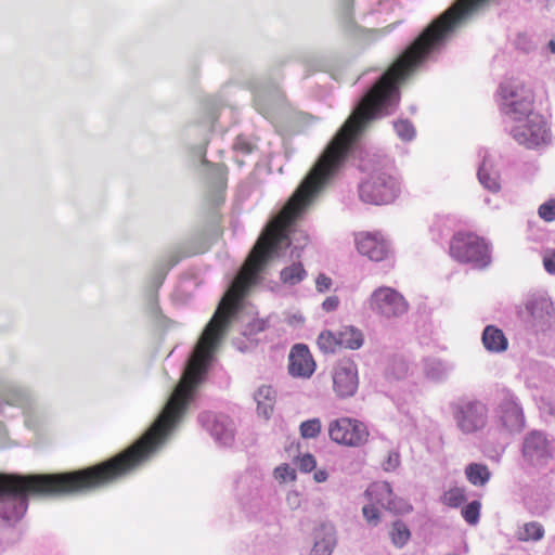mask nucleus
<instances>
[{
    "mask_svg": "<svg viewBox=\"0 0 555 555\" xmlns=\"http://www.w3.org/2000/svg\"><path fill=\"white\" fill-rule=\"evenodd\" d=\"M317 462L313 455L304 454L298 460V467L301 472L309 473L315 468Z\"/></svg>",
    "mask_w": 555,
    "mask_h": 555,
    "instance_id": "30",
    "label": "nucleus"
},
{
    "mask_svg": "<svg viewBox=\"0 0 555 555\" xmlns=\"http://www.w3.org/2000/svg\"><path fill=\"white\" fill-rule=\"evenodd\" d=\"M522 453L530 464H540L548 456L545 437L537 431L529 434L525 439Z\"/></svg>",
    "mask_w": 555,
    "mask_h": 555,
    "instance_id": "13",
    "label": "nucleus"
},
{
    "mask_svg": "<svg viewBox=\"0 0 555 555\" xmlns=\"http://www.w3.org/2000/svg\"><path fill=\"white\" fill-rule=\"evenodd\" d=\"M395 130L399 138H401L404 141H409L413 139L415 134L414 127L412 124L408 120H399L395 122Z\"/></svg>",
    "mask_w": 555,
    "mask_h": 555,
    "instance_id": "27",
    "label": "nucleus"
},
{
    "mask_svg": "<svg viewBox=\"0 0 555 555\" xmlns=\"http://www.w3.org/2000/svg\"><path fill=\"white\" fill-rule=\"evenodd\" d=\"M339 299L337 296H330L322 302V308L326 312L334 311L338 308Z\"/></svg>",
    "mask_w": 555,
    "mask_h": 555,
    "instance_id": "35",
    "label": "nucleus"
},
{
    "mask_svg": "<svg viewBox=\"0 0 555 555\" xmlns=\"http://www.w3.org/2000/svg\"><path fill=\"white\" fill-rule=\"evenodd\" d=\"M340 348L356 350L363 345V334L353 326L344 327L338 332Z\"/></svg>",
    "mask_w": 555,
    "mask_h": 555,
    "instance_id": "18",
    "label": "nucleus"
},
{
    "mask_svg": "<svg viewBox=\"0 0 555 555\" xmlns=\"http://www.w3.org/2000/svg\"><path fill=\"white\" fill-rule=\"evenodd\" d=\"M467 480L476 487H483L491 478V472L485 464L470 463L465 468Z\"/></svg>",
    "mask_w": 555,
    "mask_h": 555,
    "instance_id": "17",
    "label": "nucleus"
},
{
    "mask_svg": "<svg viewBox=\"0 0 555 555\" xmlns=\"http://www.w3.org/2000/svg\"><path fill=\"white\" fill-rule=\"evenodd\" d=\"M223 333L224 296L204 330L181 380L162 413L135 442L115 456L82 469L27 476L0 474V518L8 521L18 520L27 509L28 495L87 494L130 475L150 461L185 413Z\"/></svg>",
    "mask_w": 555,
    "mask_h": 555,
    "instance_id": "1",
    "label": "nucleus"
},
{
    "mask_svg": "<svg viewBox=\"0 0 555 555\" xmlns=\"http://www.w3.org/2000/svg\"><path fill=\"white\" fill-rule=\"evenodd\" d=\"M328 436L332 441L346 447H361L369 439L364 423L351 417H340L330 423Z\"/></svg>",
    "mask_w": 555,
    "mask_h": 555,
    "instance_id": "6",
    "label": "nucleus"
},
{
    "mask_svg": "<svg viewBox=\"0 0 555 555\" xmlns=\"http://www.w3.org/2000/svg\"><path fill=\"white\" fill-rule=\"evenodd\" d=\"M481 504L473 501L462 508V516L469 525H476L479 520Z\"/></svg>",
    "mask_w": 555,
    "mask_h": 555,
    "instance_id": "26",
    "label": "nucleus"
},
{
    "mask_svg": "<svg viewBox=\"0 0 555 555\" xmlns=\"http://www.w3.org/2000/svg\"><path fill=\"white\" fill-rule=\"evenodd\" d=\"M236 147H238L240 150H242L245 153H249L251 151V149L249 147L248 144H243L242 146H240L238 143H236Z\"/></svg>",
    "mask_w": 555,
    "mask_h": 555,
    "instance_id": "38",
    "label": "nucleus"
},
{
    "mask_svg": "<svg viewBox=\"0 0 555 555\" xmlns=\"http://www.w3.org/2000/svg\"><path fill=\"white\" fill-rule=\"evenodd\" d=\"M315 361L304 344L295 345L288 356V372L293 377L309 378L315 371Z\"/></svg>",
    "mask_w": 555,
    "mask_h": 555,
    "instance_id": "12",
    "label": "nucleus"
},
{
    "mask_svg": "<svg viewBox=\"0 0 555 555\" xmlns=\"http://www.w3.org/2000/svg\"><path fill=\"white\" fill-rule=\"evenodd\" d=\"M332 550L323 542H317L312 548V555H330Z\"/></svg>",
    "mask_w": 555,
    "mask_h": 555,
    "instance_id": "36",
    "label": "nucleus"
},
{
    "mask_svg": "<svg viewBox=\"0 0 555 555\" xmlns=\"http://www.w3.org/2000/svg\"><path fill=\"white\" fill-rule=\"evenodd\" d=\"M306 271L301 263H293L281 271V281L284 284L295 285L304 280Z\"/></svg>",
    "mask_w": 555,
    "mask_h": 555,
    "instance_id": "22",
    "label": "nucleus"
},
{
    "mask_svg": "<svg viewBox=\"0 0 555 555\" xmlns=\"http://www.w3.org/2000/svg\"><path fill=\"white\" fill-rule=\"evenodd\" d=\"M274 477L279 480L285 481L287 478L294 479L295 475L288 465H282L275 468Z\"/></svg>",
    "mask_w": 555,
    "mask_h": 555,
    "instance_id": "32",
    "label": "nucleus"
},
{
    "mask_svg": "<svg viewBox=\"0 0 555 555\" xmlns=\"http://www.w3.org/2000/svg\"><path fill=\"white\" fill-rule=\"evenodd\" d=\"M331 286H332L331 278H328L327 275L322 274V273L318 275V278L315 280V287H317L318 292L324 293V292L328 291Z\"/></svg>",
    "mask_w": 555,
    "mask_h": 555,
    "instance_id": "33",
    "label": "nucleus"
},
{
    "mask_svg": "<svg viewBox=\"0 0 555 555\" xmlns=\"http://www.w3.org/2000/svg\"><path fill=\"white\" fill-rule=\"evenodd\" d=\"M485 348L494 353L504 352L508 347V340L502 330L494 325H488L482 333Z\"/></svg>",
    "mask_w": 555,
    "mask_h": 555,
    "instance_id": "15",
    "label": "nucleus"
},
{
    "mask_svg": "<svg viewBox=\"0 0 555 555\" xmlns=\"http://www.w3.org/2000/svg\"><path fill=\"white\" fill-rule=\"evenodd\" d=\"M544 537V528L538 521L526 522L518 531L520 541H539Z\"/></svg>",
    "mask_w": 555,
    "mask_h": 555,
    "instance_id": "20",
    "label": "nucleus"
},
{
    "mask_svg": "<svg viewBox=\"0 0 555 555\" xmlns=\"http://www.w3.org/2000/svg\"><path fill=\"white\" fill-rule=\"evenodd\" d=\"M255 400L258 413L268 418L275 403V390L271 386L263 385L256 391Z\"/></svg>",
    "mask_w": 555,
    "mask_h": 555,
    "instance_id": "16",
    "label": "nucleus"
},
{
    "mask_svg": "<svg viewBox=\"0 0 555 555\" xmlns=\"http://www.w3.org/2000/svg\"><path fill=\"white\" fill-rule=\"evenodd\" d=\"M457 428L465 435L475 434L487 425L488 410L479 401H463L453 405Z\"/></svg>",
    "mask_w": 555,
    "mask_h": 555,
    "instance_id": "7",
    "label": "nucleus"
},
{
    "mask_svg": "<svg viewBox=\"0 0 555 555\" xmlns=\"http://www.w3.org/2000/svg\"><path fill=\"white\" fill-rule=\"evenodd\" d=\"M449 254L455 261L470 263L476 268H485L491 261L488 244L473 232L455 233L450 241Z\"/></svg>",
    "mask_w": 555,
    "mask_h": 555,
    "instance_id": "2",
    "label": "nucleus"
},
{
    "mask_svg": "<svg viewBox=\"0 0 555 555\" xmlns=\"http://www.w3.org/2000/svg\"><path fill=\"white\" fill-rule=\"evenodd\" d=\"M314 479L318 482H323L327 479V473L325 470H318L314 473Z\"/></svg>",
    "mask_w": 555,
    "mask_h": 555,
    "instance_id": "37",
    "label": "nucleus"
},
{
    "mask_svg": "<svg viewBox=\"0 0 555 555\" xmlns=\"http://www.w3.org/2000/svg\"><path fill=\"white\" fill-rule=\"evenodd\" d=\"M399 184L395 177L385 170L373 171L360 185V198L373 205H386L399 194Z\"/></svg>",
    "mask_w": 555,
    "mask_h": 555,
    "instance_id": "3",
    "label": "nucleus"
},
{
    "mask_svg": "<svg viewBox=\"0 0 555 555\" xmlns=\"http://www.w3.org/2000/svg\"><path fill=\"white\" fill-rule=\"evenodd\" d=\"M478 178L480 183L489 191L498 192L500 190L498 176L490 172L485 165L479 168Z\"/></svg>",
    "mask_w": 555,
    "mask_h": 555,
    "instance_id": "25",
    "label": "nucleus"
},
{
    "mask_svg": "<svg viewBox=\"0 0 555 555\" xmlns=\"http://www.w3.org/2000/svg\"><path fill=\"white\" fill-rule=\"evenodd\" d=\"M358 251L373 261H382L388 257L389 246L384 236L378 232H363L357 238Z\"/></svg>",
    "mask_w": 555,
    "mask_h": 555,
    "instance_id": "11",
    "label": "nucleus"
},
{
    "mask_svg": "<svg viewBox=\"0 0 555 555\" xmlns=\"http://www.w3.org/2000/svg\"><path fill=\"white\" fill-rule=\"evenodd\" d=\"M370 308L382 317L397 318L408 311L409 305L399 292L391 287L382 286L372 293Z\"/></svg>",
    "mask_w": 555,
    "mask_h": 555,
    "instance_id": "8",
    "label": "nucleus"
},
{
    "mask_svg": "<svg viewBox=\"0 0 555 555\" xmlns=\"http://www.w3.org/2000/svg\"><path fill=\"white\" fill-rule=\"evenodd\" d=\"M525 117L513 128V138L528 149L546 144L550 141V129L544 117L538 113Z\"/></svg>",
    "mask_w": 555,
    "mask_h": 555,
    "instance_id": "5",
    "label": "nucleus"
},
{
    "mask_svg": "<svg viewBox=\"0 0 555 555\" xmlns=\"http://www.w3.org/2000/svg\"><path fill=\"white\" fill-rule=\"evenodd\" d=\"M363 517L370 526H377L380 521V513L379 509L375 506V504L364 505L362 508Z\"/></svg>",
    "mask_w": 555,
    "mask_h": 555,
    "instance_id": "29",
    "label": "nucleus"
},
{
    "mask_svg": "<svg viewBox=\"0 0 555 555\" xmlns=\"http://www.w3.org/2000/svg\"><path fill=\"white\" fill-rule=\"evenodd\" d=\"M539 217L546 221H555V199L551 198L540 205L538 209Z\"/></svg>",
    "mask_w": 555,
    "mask_h": 555,
    "instance_id": "28",
    "label": "nucleus"
},
{
    "mask_svg": "<svg viewBox=\"0 0 555 555\" xmlns=\"http://www.w3.org/2000/svg\"><path fill=\"white\" fill-rule=\"evenodd\" d=\"M400 465V454L396 451H390L387 454L383 466L386 470H393Z\"/></svg>",
    "mask_w": 555,
    "mask_h": 555,
    "instance_id": "31",
    "label": "nucleus"
},
{
    "mask_svg": "<svg viewBox=\"0 0 555 555\" xmlns=\"http://www.w3.org/2000/svg\"><path fill=\"white\" fill-rule=\"evenodd\" d=\"M333 390L339 398L352 397L359 386L358 370L350 359L339 360L332 371Z\"/></svg>",
    "mask_w": 555,
    "mask_h": 555,
    "instance_id": "9",
    "label": "nucleus"
},
{
    "mask_svg": "<svg viewBox=\"0 0 555 555\" xmlns=\"http://www.w3.org/2000/svg\"><path fill=\"white\" fill-rule=\"evenodd\" d=\"M548 48H550L551 52L555 54V41H553V40L550 41Z\"/></svg>",
    "mask_w": 555,
    "mask_h": 555,
    "instance_id": "39",
    "label": "nucleus"
},
{
    "mask_svg": "<svg viewBox=\"0 0 555 555\" xmlns=\"http://www.w3.org/2000/svg\"><path fill=\"white\" fill-rule=\"evenodd\" d=\"M465 500V489L457 487L449 489L441 496L442 503L453 508L461 506Z\"/></svg>",
    "mask_w": 555,
    "mask_h": 555,
    "instance_id": "23",
    "label": "nucleus"
},
{
    "mask_svg": "<svg viewBox=\"0 0 555 555\" xmlns=\"http://www.w3.org/2000/svg\"><path fill=\"white\" fill-rule=\"evenodd\" d=\"M365 496L372 504L395 513H405L412 508L405 501L393 496L392 489L386 481H376L370 485L365 491Z\"/></svg>",
    "mask_w": 555,
    "mask_h": 555,
    "instance_id": "10",
    "label": "nucleus"
},
{
    "mask_svg": "<svg viewBox=\"0 0 555 555\" xmlns=\"http://www.w3.org/2000/svg\"><path fill=\"white\" fill-rule=\"evenodd\" d=\"M543 266L548 273L555 274V251L545 253L543 256Z\"/></svg>",
    "mask_w": 555,
    "mask_h": 555,
    "instance_id": "34",
    "label": "nucleus"
},
{
    "mask_svg": "<svg viewBox=\"0 0 555 555\" xmlns=\"http://www.w3.org/2000/svg\"><path fill=\"white\" fill-rule=\"evenodd\" d=\"M500 95L504 101L507 114L520 120L530 114H535L534 91L524 81L511 79L500 86Z\"/></svg>",
    "mask_w": 555,
    "mask_h": 555,
    "instance_id": "4",
    "label": "nucleus"
},
{
    "mask_svg": "<svg viewBox=\"0 0 555 555\" xmlns=\"http://www.w3.org/2000/svg\"><path fill=\"white\" fill-rule=\"evenodd\" d=\"M322 429V424L320 418H311L305 421L299 426L300 436L304 439H313L317 438Z\"/></svg>",
    "mask_w": 555,
    "mask_h": 555,
    "instance_id": "24",
    "label": "nucleus"
},
{
    "mask_svg": "<svg viewBox=\"0 0 555 555\" xmlns=\"http://www.w3.org/2000/svg\"><path fill=\"white\" fill-rule=\"evenodd\" d=\"M389 535L393 545L397 547H402L410 540L411 532L403 521L397 520L392 524Z\"/></svg>",
    "mask_w": 555,
    "mask_h": 555,
    "instance_id": "21",
    "label": "nucleus"
},
{
    "mask_svg": "<svg viewBox=\"0 0 555 555\" xmlns=\"http://www.w3.org/2000/svg\"><path fill=\"white\" fill-rule=\"evenodd\" d=\"M499 418L502 427L508 433H519L525 427L522 410L513 401H506L500 406Z\"/></svg>",
    "mask_w": 555,
    "mask_h": 555,
    "instance_id": "14",
    "label": "nucleus"
},
{
    "mask_svg": "<svg viewBox=\"0 0 555 555\" xmlns=\"http://www.w3.org/2000/svg\"><path fill=\"white\" fill-rule=\"evenodd\" d=\"M318 347L324 353H334L340 348L338 334H334L331 331L322 332L318 337Z\"/></svg>",
    "mask_w": 555,
    "mask_h": 555,
    "instance_id": "19",
    "label": "nucleus"
}]
</instances>
